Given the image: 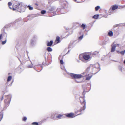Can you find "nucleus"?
I'll return each mask as SVG.
<instances>
[{
  "mask_svg": "<svg viewBox=\"0 0 125 125\" xmlns=\"http://www.w3.org/2000/svg\"><path fill=\"white\" fill-rule=\"evenodd\" d=\"M21 5L18 1H14L12 6L13 10L17 9L18 11L21 12L22 10Z\"/></svg>",
  "mask_w": 125,
  "mask_h": 125,
  "instance_id": "nucleus-1",
  "label": "nucleus"
},
{
  "mask_svg": "<svg viewBox=\"0 0 125 125\" xmlns=\"http://www.w3.org/2000/svg\"><path fill=\"white\" fill-rule=\"evenodd\" d=\"M70 75L73 78L76 79H79L82 77L83 76L80 74H76L73 73H71Z\"/></svg>",
  "mask_w": 125,
  "mask_h": 125,
  "instance_id": "nucleus-2",
  "label": "nucleus"
},
{
  "mask_svg": "<svg viewBox=\"0 0 125 125\" xmlns=\"http://www.w3.org/2000/svg\"><path fill=\"white\" fill-rule=\"evenodd\" d=\"M120 45L119 44H115L114 43H113V44L112 45V49L111 50V52H114L115 50V48L116 47H117L119 48L120 47Z\"/></svg>",
  "mask_w": 125,
  "mask_h": 125,
  "instance_id": "nucleus-3",
  "label": "nucleus"
},
{
  "mask_svg": "<svg viewBox=\"0 0 125 125\" xmlns=\"http://www.w3.org/2000/svg\"><path fill=\"white\" fill-rule=\"evenodd\" d=\"M83 58L86 60H90V57L89 55L85 54L83 56Z\"/></svg>",
  "mask_w": 125,
  "mask_h": 125,
  "instance_id": "nucleus-4",
  "label": "nucleus"
},
{
  "mask_svg": "<svg viewBox=\"0 0 125 125\" xmlns=\"http://www.w3.org/2000/svg\"><path fill=\"white\" fill-rule=\"evenodd\" d=\"M66 116L71 118H72L75 117L74 114L72 113H70L66 115Z\"/></svg>",
  "mask_w": 125,
  "mask_h": 125,
  "instance_id": "nucleus-5",
  "label": "nucleus"
},
{
  "mask_svg": "<svg viewBox=\"0 0 125 125\" xmlns=\"http://www.w3.org/2000/svg\"><path fill=\"white\" fill-rule=\"evenodd\" d=\"M81 99L82 100H83V103H84V106H83V109H81V111H82L83 110H84L85 109V106L86 102H85V100H84V99L83 98H81Z\"/></svg>",
  "mask_w": 125,
  "mask_h": 125,
  "instance_id": "nucleus-6",
  "label": "nucleus"
},
{
  "mask_svg": "<svg viewBox=\"0 0 125 125\" xmlns=\"http://www.w3.org/2000/svg\"><path fill=\"white\" fill-rule=\"evenodd\" d=\"M52 43L53 41H51L49 42H48L47 44V45L48 46H51L52 45Z\"/></svg>",
  "mask_w": 125,
  "mask_h": 125,
  "instance_id": "nucleus-7",
  "label": "nucleus"
},
{
  "mask_svg": "<svg viewBox=\"0 0 125 125\" xmlns=\"http://www.w3.org/2000/svg\"><path fill=\"white\" fill-rule=\"evenodd\" d=\"M92 75H89V74L88 76H87L86 79V80H89L92 77Z\"/></svg>",
  "mask_w": 125,
  "mask_h": 125,
  "instance_id": "nucleus-8",
  "label": "nucleus"
},
{
  "mask_svg": "<svg viewBox=\"0 0 125 125\" xmlns=\"http://www.w3.org/2000/svg\"><path fill=\"white\" fill-rule=\"evenodd\" d=\"M108 34L109 36H112L113 35V32L112 31H110L108 32Z\"/></svg>",
  "mask_w": 125,
  "mask_h": 125,
  "instance_id": "nucleus-9",
  "label": "nucleus"
},
{
  "mask_svg": "<svg viewBox=\"0 0 125 125\" xmlns=\"http://www.w3.org/2000/svg\"><path fill=\"white\" fill-rule=\"evenodd\" d=\"M47 50L49 52H52V49L50 47H47Z\"/></svg>",
  "mask_w": 125,
  "mask_h": 125,
  "instance_id": "nucleus-10",
  "label": "nucleus"
},
{
  "mask_svg": "<svg viewBox=\"0 0 125 125\" xmlns=\"http://www.w3.org/2000/svg\"><path fill=\"white\" fill-rule=\"evenodd\" d=\"M118 8V7L117 6L115 5L113 6L112 7V10H114Z\"/></svg>",
  "mask_w": 125,
  "mask_h": 125,
  "instance_id": "nucleus-11",
  "label": "nucleus"
},
{
  "mask_svg": "<svg viewBox=\"0 0 125 125\" xmlns=\"http://www.w3.org/2000/svg\"><path fill=\"white\" fill-rule=\"evenodd\" d=\"M99 16V15H95L93 16V18L95 19H97L98 18Z\"/></svg>",
  "mask_w": 125,
  "mask_h": 125,
  "instance_id": "nucleus-12",
  "label": "nucleus"
},
{
  "mask_svg": "<svg viewBox=\"0 0 125 125\" xmlns=\"http://www.w3.org/2000/svg\"><path fill=\"white\" fill-rule=\"evenodd\" d=\"M12 79V77L10 76H8L7 79V81L9 82Z\"/></svg>",
  "mask_w": 125,
  "mask_h": 125,
  "instance_id": "nucleus-13",
  "label": "nucleus"
},
{
  "mask_svg": "<svg viewBox=\"0 0 125 125\" xmlns=\"http://www.w3.org/2000/svg\"><path fill=\"white\" fill-rule=\"evenodd\" d=\"M94 67L96 68H99L100 67L99 64L98 63L96 64L95 65Z\"/></svg>",
  "mask_w": 125,
  "mask_h": 125,
  "instance_id": "nucleus-14",
  "label": "nucleus"
},
{
  "mask_svg": "<svg viewBox=\"0 0 125 125\" xmlns=\"http://www.w3.org/2000/svg\"><path fill=\"white\" fill-rule=\"evenodd\" d=\"M59 41H60L59 37H57L56 38L55 41L57 42V43H58L59 42Z\"/></svg>",
  "mask_w": 125,
  "mask_h": 125,
  "instance_id": "nucleus-15",
  "label": "nucleus"
},
{
  "mask_svg": "<svg viewBox=\"0 0 125 125\" xmlns=\"http://www.w3.org/2000/svg\"><path fill=\"white\" fill-rule=\"evenodd\" d=\"M62 115H59L57 116H56V118H58L59 119H60L61 118V117H62Z\"/></svg>",
  "mask_w": 125,
  "mask_h": 125,
  "instance_id": "nucleus-16",
  "label": "nucleus"
},
{
  "mask_svg": "<svg viewBox=\"0 0 125 125\" xmlns=\"http://www.w3.org/2000/svg\"><path fill=\"white\" fill-rule=\"evenodd\" d=\"M100 8V7L99 6H97L95 7V9L96 11L98 10Z\"/></svg>",
  "mask_w": 125,
  "mask_h": 125,
  "instance_id": "nucleus-17",
  "label": "nucleus"
},
{
  "mask_svg": "<svg viewBox=\"0 0 125 125\" xmlns=\"http://www.w3.org/2000/svg\"><path fill=\"white\" fill-rule=\"evenodd\" d=\"M11 4H12L10 2H9V3H8V5L9 6V8H10V9H12V8H11L10 7V6L11 5Z\"/></svg>",
  "mask_w": 125,
  "mask_h": 125,
  "instance_id": "nucleus-18",
  "label": "nucleus"
},
{
  "mask_svg": "<svg viewBox=\"0 0 125 125\" xmlns=\"http://www.w3.org/2000/svg\"><path fill=\"white\" fill-rule=\"evenodd\" d=\"M28 7L29 8V9L30 10H33V8L32 7H31V6H28Z\"/></svg>",
  "mask_w": 125,
  "mask_h": 125,
  "instance_id": "nucleus-19",
  "label": "nucleus"
},
{
  "mask_svg": "<svg viewBox=\"0 0 125 125\" xmlns=\"http://www.w3.org/2000/svg\"><path fill=\"white\" fill-rule=\"evenodd\" d=\"M81 26L83 28V29H84L85 28V25L83 24H82Z\"/></svg>",
  "mask_w": 125,
  "mask_h": 125,
  "instance_id": "nucleus-20",
  "label": "nucleus"
},
{
  "mask_svg": "<svg viewBox=\"0 0 125 125\" xmlns=\"http://www.w3.org/2000/svg\"><path fill=\"white\" fill-rule=\"evenodd\" d=\"M41 13L42 14H45L46 12V11L44 10H42L41 11Z\"/></svg>",
  "mask_w": 125,
  "mask_h": 125,
  "instance_id": "nucleus-21",
  "label": "nucleus"
},
{
  "mask_svg": "<svg viewBox=\"0 0 125 125\" xmlns=\"http://www.w3.org/2000/svg\"><path fill=\"white\" fill-rule=\"evenodd\" d=\"M125 50L124 51H121L120 52V53L122 55H123L125 53Z\"/></svg>",
  "mask_w": 125,
  "mask_h": 125,
  "instance_id": "nucleus-22",
  "label": "nucleus"
},
{
  "mask_svg": "<svg viewBox=\"0 0 125 125\" xmlns=\"http://www.w3.org/2000/svg\"><path fill=\"white\" fill-rule=\"evenodd\" d=\"M32 125H38V124L37 123V122H33V123H32Z\"/></svg>",
  "mask_w": 125,
  "mask_h": 125,
  "instance_id": "nucleus-23",
  "label": "nucleus"
},
{
  "mask_svg": "<svg viewBox=\"0 0 125 125\" xmlns=\"http://www.w3.org/2000/svg\"><path fill=\"white\" fill-rule=\"evenodd\" d=\"M6 40L5 41H2V43L3 44H4L5 43H6Z\"/></svg>",
  "mask_w": 125,
  "mask_h": 125,
  "instance_id": "nucleus-24",
  "label": "nucleus"
},
{
  "mask_svg": "<svg viewBox=\"0 0 125 125\" xmlns=\"http://www.w3.org/2000/svg\"><path fill=\"white\" fill-rule=\"evenodd\" d=\"M83 35L82 36H81L79 38V39H80L81 40L83 38Z\"/></svg>",
  "mask_w": 125,
  "mask_h": 125,
  "instance_id": "nucleus-25",
  "label": "nucleus"
},
{
  "mask_svg": "<svg viewBox=\"0 0 125 125\" xmlns=\"http://www.w3.org/2000/svg\"><path fill=\"white\" fill-rule=\"evenodd\" d=\"M27 119V118L26 117H25L23 118V120L24 121H25Z\"/></svg>",
  "mask_w": 125,
  "mask_h": 125,
  "instance_id": "nucleus-26",
  "label": "nucleus"
},
{
  "mask_svg": "<svg viewBox=\"0 0 125 125\" xmlns=\"http://www.w3.org/2000/svg\"><path fill=\"white\" fill-rule=\"evenodd\" d=\"M60 63L61 64H63V60H61L60 61Z\"/></svg>",
  "mask_w": 125,
  "mask_h": 125,
  "instance_id": "nucleus-27",
  "label": "nucleus"
},
{
  "mask_svg": "<svg viewBox=\"0 0 125 125\" xmlns=\"http://www.w3.org/2000/svg\"><path fill=\"white\" fill-rule=\"evenodd\" d=\"M7 100L5 99V103H7Z\"/></svg>",
  "mask_w": 125,
  "mask_h": 125,
  "instance_id": "nucleus-28",
  "label": "nucleus"
},
{
  "mask_svg": "<svg viewBox=\"0 0 125 125\" xmlns=\"http://www.w3.org/2000/svg\"><path fill=\"white\" fill-rule=\"evenodd\" d=\"M116 51H117V52L118 53H120V52H119V51L117 50Z\"/></svg>",
  "mask_w": 125,
  "mask_h": 125,
  "instance_id": "nucleus-29",
  "label": "nucleus"
},
{
  "mask_svg": "<svg viewBox=\"0 0 125 125\" xmlns=\"http://www.w3.org/2000/svg\"><path fill=\"white\" fill-rule=\"evenodd\" d=\"M32 66H29V68H32Z\"/></svg>",
  "mask_w": 125,
  "mask_h": 125,
  "instance_id": "nucleus-30",
  "label": "nucleus"
},
{
  "mask_svg": "<svg viewBox=\"0 0 125 125\" xmlns=\"http://www.w3.org/2000/svg\"><path fill=\"white\" fill-rule=\"evenodd\" d=\"M10 101H9H9H8V103H10Z\"/></svg>",
  "mask_w": 125,
  "mask_h": 125,
  "instance_id": "nucleus-31",
  "label": "nucleus"
},
{
  "mask_svg": "<svg viewBox=\"0 0 125 125\" xmlns=\"http://www.w3.org/2000/svg\"><path fill=\"white\" fill-rule=\"evenodd\" d=\"M124 63L125 64V60L124 61Z\"/></svg>",
  "mask_w": 125,
  "mask_h": 125,
  "instance_id": "nucleus-32",
  "label": "nucleus"
},
{
  "mask_svg": "<svg viewBox=\"0 0 125 125\" xmlns=\"http://www.w3.org/2000/svg\"><path fill=\"white\" fill-rule=\"evenodd\" d=\"M78 82V83L80 82Z\"/></svg>",
  "mask_w": 125,
  "mask_h": 125,
  "instance_id": "nucleus-33",
  "label": "nucleus"
},
{
  "mask_svg": "<svg viewBox=\"0 0 125 125\" xmlns=\"http://www.w3.org/2000/svg\"><path fill=\"white\" fill-rule=\"evenodd\" d=\"M80 100H81V99H80ZM80 102H81V103H82V102H81V100H80Z\"/></svg>",
  "mask_w": 125,
  "mask_h": 125,
  "instance_id": "nucleus-34",
  "label": "nucleus"
},
{
  "mask_svg": "<svg viewBox=\"0 0 125 125\" xmlns=\"http://www.w3.org/2000/svg\"><path fill=\"white\" fill-rule=\"evenodd\" d=\"M80 55H79V58H80Z\"/></svg>",
  "mask_w": 125,
  "mask_h": 125,
  "instance_id": "nucleus-35",
  "label": "nucleus"
}]
</instances>
